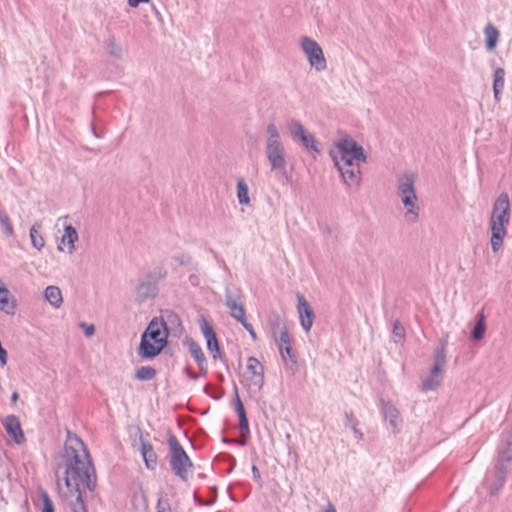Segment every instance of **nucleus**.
<instances>
[{"label":"nucleus","instance_id":"16","mask_svg":"<svg viewBox=\"0 0 512 512\" xmlns=\"http://www.w3.org/2000/svg\"><path fill=\"white\" fill-rule=\"evenodd\" d=\"M381 411L392 432L398 433L402 425V419L397 408L389 402L382 401Z\"/></svg>","mask_w":512,"mask_h":512},{"label":"nucleus","instance_id":"20","mask_svg":"<svg viewBox=\"0 0 512 512\" xmlns=\"http://www.w3.org/2000/svg\"><path fill=\"white\" fill-rule=\"evenodd\" d=\"M185 344L188 347V350L191 356L197 362L201 371H206L207 361L206 357L197 342H195L192 338H187L185 340Z\"/></svg>","mask_w":512,"mask_h":512},{"label":"nucleus","instance_id":"49","mask_svg":"<svg viewBox=\"0 0 512 512\" xmlns=\"http://www.w3.org/2000/svg\"><path fill=\"white\" fill-rule=\"evenodd\" d=\"M352 429L357 437H362V433L356 428V426H353Z\"/></svg>","mask_w":512,"mask_h":512},{"label":"nucleus","instance_id":"19","mask_svg":"<svg viewBox=\"0 0 512 512\" xmlns=\"http://www.w3.org/2000/svg\"><path fill=\"white\" fill-rule=\"evenodd\" d=\"M268 324L274 340L280 338L284 334H289L284 319L277 312H272L269 315Z\"/></svg>","mask_w":512,"mask_h":512},{"label":"nucleus","instance_id":"23","mask_svg":"<svg viewBox=\"0 0 512 512\" xmlns=\"http://www.w3.org/2000/svg\"><path fill=\"white\" fill-rule=\"evenodd\" d=\"M141 454L148 469H154L157 465V455L152 445L148 442L141 443Z\"/></svg>","mask_w":512,"mask_h":512},{"label":"nucleus","instance_id":"54","mask_svg":"<svg viewBox=\"0 0 512 512\" xmlns=\"http://www.w3.org/2000/svg\"><path fill=\"white\" fill-rule=\"evenodd\" d=\"M252 471H253V473H258V469H257V467H256V466H253Z\"/></svg>","mask_w":512,"mask_h":512},{"label":"nucleus","instance_id":"2","mask_svg":"<svg viewBox=\"0 0 512 512\" xmlns=\"http://www.w3.org/2000/svg\"><path fill=\"white\" fill-rule=\"evenodd\" d=\"M330 156L339 171L343 183L347 187L358 188L361 184L360 162L365 163L367 157L364 149L353 138L344 134L330 150Z\"/></svg>","mask_w":512,"mask_h":512},{"label":"nucleus","instance_id":"31","mask_svg":"<svg viewBox=\"0 0 512 512\" xmlns=\"http://www.w3.org/2000/svg\"><path fill=\"white\" fill-rule=\"evenodd\" d=\"M132 504L136 512H148L147 498L144 494H135L132 498Z\"/></svg>","mask_w":512,"mask_h":512},{"label":"nucleus","instance_id":"53","mask_svg":"<svg viewBox=\"0 0 512 512\" xmlns=\"http://www.w3.org/2000/svg\"><path fill=\"white\" fill-rule=\"evenodd\" d=\"M189 376H190V378H192V379H196V378H197V375H196V374H193V373H189Z\"/></svg>","mask_w":512,"mask_h":512},{"label":"nucleus","instance_id":"47","mask_svg":"<svg viewBox=\"0 0 512 512\" xmlns=\"http://www.w3.org/2000/svg\"><path fill=\"white\" fill-rule=\"evenodd\" d=\"M324 512H336V509L332 504H328Z\"/></svg>","mask_w":512,"mask_h":512},{"label":"nucleus","instance_id":"13","mask_svg":"<svg viewBox=\"0 0 512 512\" xmlns=\"http://www.w3.org/2000/svg\"><path fill=\"white\" fill-rule=\"evenodd\" d=\"M275 342L285 364L290 368L295 367L297 365V357L291 345L290 335L284 334L280 338L275 339Z\"/></svg>","mask_w":512,"mask_h":512},{"label":"nucleus","instance_id":"44","mask_svg":"<svg viewBox=\"0 0 512 512\" xmlns=\"http://www.w3.org/2000/svg\"><path fill=\"white\" fill-rule=\"evenodd\" d=\"M82 327H85V335L87 337H91L95 334V327L94 325H86L85 323L81 324Z\"/></svg>","mask_w":512,"mask_h":512},{"label":"nucleus","instance_id":"7","mask_svg":"<svg viewBox=\"0 0 512 512\" xmlns=\"http://www.w3.org/2000/svg\"><path fill=\"white\" fill-rule=\"evenodd\" d=\"M265 155L271 171L285 173L287 167V155L280 132L274 123L266 127Z\"/></svg>","mask_w":512,"mask_h":512},{"label":"nucleus","instance_id":"8","mask_svg":"<svg viewBox=\"0 0 512 512\" xmlns=\"http://www.w3.org/2000/svg\"><path fill=\"white\" fill-rule=\"evenodd\" d=\"M447 338H442L434 355V363L429 373L422 378L421 389L424 391L435 390L443 380V372L447 363Z\"/></svg>","mask_w":512,"mask_h":512},{"label":"nucleus","instance_id":"32","mask_svg":"<svg viewBox=\"0 0 512 512\" xmlns=\"http://www.w3.org/2000/svg\"><path fill=\"white\" fill-rule=\"evenodd\" d=\"M156 370L151 366H142L136 372V378L140 381H148L155 377Z\"/></svg>","mask_w":512,"mask_h":512},{"label":"nucleus","instance_id":"15","mask_svg":"<svg viewBox=\"0 0 512 512\" xmlns=\"http://www.w3.org/2000/svg\"><path fill=\"white\" fill-rule=\"evenodd\" d=\"M298 313L302 328L308 333L313 325L314 312L303 295L297 294Z\"/></svg>","mask_w":512,"mask_h":512},{"label":"nucleus","instance_id":"37","mask_svg":"<svg viewBox=\"0 0 512 512\" xmlns=\"http://www.w3.org/2000/svg\"><path fill=\"white\" fill-rule=\"evenodd\" d=\"M393 337L395 343L403 341L405 337L404 327L398 321H396L393 326Z\"/></svg>","mask_w":512,"mask_h":512},{"label":"nucleus","instance_id":"52","mask_svg":"<svg viewBox=\"0 0 512 512\" xmlns=\"http://www.w3.org/2000/svg\"><path fill=\"white\" fill-rule=\"evenodd\" d=\"M67 219H68V216L60 217V218L58 219V221H59V222H60V221H64V222H65Z\"/></svg>","mask_w":512,"mask_h":512},{"label":"nucleus","instance_id":"40","mask_svg":"<svg viewBox=\"0 0 512 512\" xmlns=\"http://www.w3.org/2000/svg\"><path fill=\"white\" fill-rule=\"evenodd\" d=\"M239 428L241 431V435L243 437H248L250 430H249V424L247 416H243L239 418Z\"/></svg>","mask_w":512,"mask_h":512},{"label":"nucleus","instance_id":"42","mask_svg":"<svg viewBox=\"0 0 512 512\" xmlns=\"http://www.w3.org/2000/svg\"><path fill=\"white\" fill-rule=\"evenodd\" d=\"M235 410H236L239 418L246 416V412H245L243 403H242L237 391L235 392Z\"/></svg>","mask_w":512,"mask_h":512},{"label":"nucleus","instance_id":"39","mask_svg":"<svg viewBox=\"0 0 512 512\" xmlns=\"http://www.w3.org/2000/svg\"><path fill=\"white\" fill-rule=\"evenodd\" d=\"M0 224H1L3 231L7 235H12L13 227H12L11 221L7 215L0 214Z\"/></svg>","mask_w":512,"mask_h":512},{"label":"nucleus","instance_id":"5","mask_svg":"<svg viewBox=\"0 0 512 512\" xmlns=\"http://www.w3.org/2000/svg\"><path fill=\"white\" fill-rule=\"evenodd\" d=\"M417 175L408 171L397 179V196L405 208V220L408 223H416L419 218L420 206L415 190Z\"/></svg>","mask_w":512,"mask_h":512},{"label":"nucleus","instance_id":"34","mask_svg":"<svg viewBox=\"0 0 512 512\" xmlns=\"http://www.w3.org/2000/svg\"><path fill=\"white\" fill-rule=\"evenodd\" d=\"M107 51L115 58H120L123 54L121 46L117 44L116 39L113 36L109 37L107 40Z\"/></svg>","mask_w":512,"mask_h":512},{"label":"nucleus","instance_id":"36","mask_svg":"<svg viewBox=\"0 0 512 512\" xmlns=\"http://www.w3.org/2000/svg\"><path fill=\"white\" fill-rule=\"evenodd\" d=\"M9 297H10L9 290L6 287L1 286L0 287V309L1 310L7 311V308L9 306Z\"/></svg>","mask_w":512,"mask_h":512},{"label":"nucleus","instance_id":"22","mask_svg":"<svg viewBox=\"0 0 512 512\" xmlns=\"http://www.w3.org/2000/svg\"><path fill=\"white\" fill-rule=\"evenodd\" d=\"M78 238L76 229L72 225L64 223V234L61 237V243L68 246L69 253H73L75 250V243Z\"/></svg>","mask_w":512,"mask_h":512},{"label":"nucleus","instance_id":"51","mask_svg":"<svg viewBox=\"0 0 512 512\" xmlns=\"http://www.w3.org/2000/svg\"><path fill=\"white\" fill-rule=\"evenodd\" d=\"M148 345H150L151 347H153L154 349L157 348V343L156 341H153V340H148Z\"/></svg>","mask_w":512,"mask_h":512},{"label":"nucleus","instance_id":"24","mask_svg":"<svg viewBox=\"0 0 512 512\" xmlns=\"http://www.w3.org/2000/svg\"><path fill=\"white\" fill-rule=\"evenodd\" d=\"M485 46L487 50L492 51L496 48L499 31L493 24H487L484 28Z\"/></svg>","mask_w":512,"mask_h":512},{"label":"nucleus","instance_id":"3","mask_svg":"<svg viewBox=\"0 0 512 512\" xmlns=\"http://www.w3.org/2000/svg\"><path fill=\"white\" fill-rule=\"evenodd\" d=\"M509 223L510 200L508 194L502 192L495 200L489 218V229L491 231L490 245L494 253H497L503 247Z\"/></svg>","mask_w":512,"mask_h":512},{"label":"nucleus","instance_id":"17","mask_svg":"<svg viewBox=\"0 0 512 512\" xmlns=\"http://www.w3.org/2000/svg\"><path fill=\"white\" fill-rule=\"evenodd\" d=\"M200 329L206 339L208 350L215 352L213 358L216 359L219 355V345L213 327L207 320L202 319L200 321Z\"/></svg>","mask_w":512,"mask_h":512},{"label":"nucleus","instance_id":"46","mask_svg":"<svg viewBox=\"0 0 512 512\" xmlns=\"http://www.w3.org/2000/svg\"><path fill=\"white\" fill-rule=\"evenodd\" d=\"M189 281L190 283L193 285V286H197L198 285V277L197 275H191L189 277Z\"/></svg>","mask_w":512,"mask_h":512},{"label":"nucleus","instance_id":"41","mask_svg":"<svg viewBox=\"0 0 512 512\" xmlns=\"http://www.w3.org/2000/svg\"><path fill=\"white\" fill-rule=\"evenodd\" d=\"M157 512H172L170 503L167 499L160 497L157 502Z\"/></svg>","mask_w":512,"mask_h":512},{"label":"nucleus","instance_id":"1","mask_svg":"<svg viewBox=\"0 0 512 512\" xmlns=\"http://www.w3.org/2000/svg\"><path fill=\"white\" fill-rule=\"evenodd\" d=\"M66 491L64 497L73 512H87L83 499L85 489L93 491L96 487V474L84 442L75 434L68 432L65 447Z\"/></svg>","mask_w":512,"mask_h":512},{"label":"nucleus","instance_id":"26","mask_svg":"<svg viewBox=\"0 0 512 512\" xmlns=\"http://www.w3.org/2000/svg\"><path fill=\"white\" fill-rule=\"evenodd\" d=\"M505 85V70L503 68H497L494 71V80H493V92L494 97L498 101L499 95L503 90Z\"/></svg>","mask_w":512,"mask_h":512},{"label":"nucleus","instance_id":"12","mask_svg":"<svg viewBox=\"0 0 512 512\" xmlns=\"http://www.w3.org/2000/svg\"><path fill=\"white\" fill-rule=\"evenodd\" d=\"M246 381L250 389L258 392L264 384V368L255 357L247 359Z\"/></svg>","mask_w":512,"mask_h":512},{"label":"nucleus","instance_id":"9","mask_svg":"<svg viewBox=\"0 0 512 512\" xmlns=\"http://www.w3.org/2000/svg\"><path fill=\"white\" fill-rule=\"evenodd\" d=\"M170 466L174 473L183 481H187L188 474L193 468L189 456L174 435H169Z\"/></svg>","mask_w":512,"mask_h":512},{"label":"nucleus","instance_id":"14","mask_svg":"<svg viewBox=\"0 0 512 512\" xmlns=\"http://www.w3.org/2000/svg\"><path fill=\"white\" fill-rule=\"evenodd\" d=\"M158 294V286L150 280H142L135 288V301L139 304L153 299Z\"/></svg>","mask_w":512,"mask_h":512},{"label":"nucleus","instance_id":"35","mask_svg":"<svg viewBox=\"0 0 512 512\" xmlns=\"http://www.w3.org/2000/svg\"><path fill=\"white\" fill-rule=\"evenodd\" d=\"M174 260L182 265V266H188L191 268V270H197V264L192 261V258L188 254H180L174 256Z\"/></svg>","mask_w":512,"mask_h":512},{"label":"nucleus","instance_id":"45","mask_svg":"<svg viewBox=\"0 0 512 512\" xmlns=\"http://www.w3.org/2000/svg\"><path fill=\"white\" fill-rule=\"evenodd\" d=\"M150 0H128V5L132 8L138 7L141 3H148Z\"/></svg>","mask_w":512,"mask_h":512},{"label":"nucleus","instance_id":"33","mask_svg":"<svg viewBox=\"0 0 512 512\" xmlns=\"http://www.w3.org/2000/svg\"><path fill=\"white\" fill-rule=\"evenodd\" d=\"M167 276V270L164 266H157L152 271H150L146 279L157 284L158 281L164 279Z\"/></svg>","mask_w":512,"mask_h":512},{"label":"nucleus","instance_id":"29","mask_svg":"<svg viewBox=\"0 0 512 512\" xmlns=\"http://www.w3.org/2000/svg\"><path fill=\"white\" fill-rule=\"evenodd\" d=\"M158 321H163L165 326L168 328V331H170L172 328L180 326L179 317L170 310L164 311Z\"/></svg>","mask_w":512,"mask_h":512},{"label":"nucleus","instance_id":"48","mask_svg":"<svg viewBox=\"0 0 512 512\" xmlns=\"http://www.w3.org/2000/svg\"><path fill=\"white\" fill-rule=\"evenodd\" d=\"M18 399H19V395H18V393H17V392H14V393L12 394V396H11V400H12V402H13V403H16V402L18 401Z\"/></svg>","mask_w":512,"mask_h":512},{"label":"nucleus","instance_id":"21","mask_svg":"<svg viewBox=\"0 0 512 512\" xmlns=\"http://www.w3.org/2000/svg\"><path fill=\"white\" fill-rule=\"evenodd\" d=\"M225 304L227 308L230 310V314L233 318H235L241 324L247 321L243 305L238 304L237 301L231 295H226Z\"/></svg>","mask_w":512,"mask_h":512},{"label":"nucleus","instance_id":"11","mask_svg":"<svg viewBox=\"0 0 512 512\" xmlns=\"http://www.w3.org/2000/svg\"><path fill=\"white\" fill-rule=\"evenodd\" d=\"M287 130L290 136L300 142L307 150L320 153L316 138L296 119L287 122Z\"/></svg>","mask_w":512,"mask_h":512},{"label":"nucleus","instance_id":"6","mask_svg":"<svg viewBox=\"0 0 512 512\" xmlns=\"http://www.w3.org/2000/svg\"><path fill=\"white\" fill-rule=\"evenodd\" d=\"M168 328L163 321L154 318L142 334L139 355L142 358H153L159 355L167 344Z\"/></svg>","mask_w":512,"mask_h":512},{"label":"nucleus","instance_id":"10","mask_svg":"<svg viewBox=\"0 0 512 512\" xmlns=\"http://www.w3.org/2000/svg\"><path fill=\"white\" fill-rule=\"evenodd\" d=\"M300 45L311 67L318 72L327 68L323 50L315 40L305 36L301 38Z\"/></svg>","mask_w":512,"mask_h":512},{"label":"nucleus","instance_id":"28","mask_svg":"<svg viewBox=\"0 0 512 512\" xmlns=\"http://www.w3.org/2000/svg\"><path fill=\"white\" fill-rule=\"evenodd\" d=\"M237 198L240 204L248 205L250 203L249 188L244 179L237 181Z\"/></svg>","mask_w":512,"mask_h":512},{"label":"nucleus","instance_id":"4","mask_svg":"<svg viewBox=\"0 0 512 512\" xmlns=\"http://www.w3.org/2000/svg\"><path fill=\"white\" fill-rule=\"evenodd\" d=\"M512 461V424L509 429H506L501 434L500 445L498 447V457L495 464V469L492 472L493 479L487 476V481H491L490 494L496 495L502 488L506 476L509 472V464Z\"/></svg>","mask_w":512,"mask_h":512},{"label":"nucleus","instance_id":"25","mask_svg":"<svg viewBox=\"0 0 512 512\" xmlns=\"http://www.w3.org/2000/svg\"><path fill=\"white\" fill-rule=\"evenodd\" d=\"M45 299L54 307L59 308L63 303L61 290L57 286H48L44 292Z\"/></svg>","mask_w":512,"mask_h":512},{"label":"nucleus","instance_id":"43","mask_svg":"<svg viewBox=\"0 0 512 512\" xmlns=\"http://www.w3.org/2000/svg\"><path fill=\"white\" fill-rule=\"evenodd\" d=\"M243 327L248 331V333L250 334L251 338L256 341L257 340V334L253 328V326L249 323V322H244L243 324Z\"/></svg>","mask_w":512,"mask_h":512},{"label":"nucleus","instance_id":"27","mask_svg":"<svg viewBox=\"0 0 512 512\" xmlns=\"http://www.w3.org/2000/svg\"><path fill=\"white\" fill-rule=\"evenodd\" d=\"M41 228V224H34L30 228V238L31 243L34 248H36L38 251H40L44 245L45 241L41 233L39 232V229Z\"/></svg>","mask_w":512,"mask_h":512},{"label":"nucleus","instance_id":"50","mask_svg":"<svg viewBox=\"0 0 512 512\" xmlns=\"http://www.w3.org/2000/svg\"><path fill=\"white\" fill-rule=\"evenodd\" d=\"M246 438L247 437H243L242 436V438L239 439V440H236V442L239 443L240 445H245L246 444Z\"/></svg>","mask_w":512,"mask_h":512},{"label":"nucleus","instance_id":"38","mask_svg":"<svg viewBox=\"0 0 512 512\" xmlns=\"http://www.w3.org/2000/svg\"><path fill=\"white\" fill-rule=\"evenodd\" d=\"M41 498H42L41 512H55L53 502L46 492H42Z\"/></svg>","mask_w":512,"mask_h":512},{"label":"nucleus","instance_id":"18","mask_svg":"<svg viewBox=\"0 0 512 512\" xmlns=\"http://www.w3.org/2000/svg\"><path fill=\"white\" fill-rule=\"evenodd\" d=\"M4 427L8 435L15 441V443L21 444L24 442L25 437L21 429L19 419L16 416H7L4 420Z\"/></svg>","mask_w":512,"mask_h":512},{"label":"nucleus","instance_id":"30","mask_svg":"<svg viewBox=\"0 0 512 512\" xmlns=\"http://www.w3.org/2000/svg\"><path fill=\"white\" fill-rule=\"evenodd\" d=\"M485 331V317L483 314H480L479 319L472 330L471 336L474 340H481L484 337Z\"/></svg>","mask_w":512,"mask_h":512}]
</instances>
